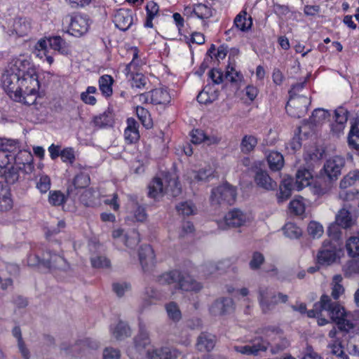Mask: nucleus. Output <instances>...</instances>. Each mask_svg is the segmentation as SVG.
<instances>
[{
	"instance_id": "obj_49",
	"label": "nucleus",
	"mask_w": 359,
	"mask_h": 359,
	"mask_svg": "<svg viewBox=\"0 0 359 359\" xmlns=\"http://www.w3.org/2000/svg\"><path fill=\"white\" fill-rule=\"evenodd\" d=\"M346 249L350 257L359 256V237L353 236L349 238L346 243Z\"/></svg>"
},
{
	"instance_id": "obj_26",
	"label": "nucleus",
	"mask_w": 359,
	"mask_h": 359,
	"mask_svg": "<svg viewBox=\"0 0 359 359\" xmlns=\"http://www.w3.org/2000/svg\"><path fill=\"white\" fill-rule=\"evenodd\" d=\"M165 182L167 183L165 189V193L169 194L172 197H177L181 194V185L177 177H172L169 173H165Z\"/></svg>"
},
{
	"instance_id": "obj_25",
	"label": "nucleus",
	"mask_w": 359,
	"mask_h": 359,
	"mask_svg": "<svg viewBox=\"0 0 359 359\" xmlns=\"http://www.w3.org/2000/svg\"><path fill=\"white\" fill-rule=\"evenodd\" d=\"M0 175L1 177H4L7 184H13L17 182L20 178V172L23 173L22 167H18L14 164H11L2 172Z\"/></svg>"
},
{
	"instance_id": "obj_6",
	"label": "nucleus",
	"mask_w": 359,
	"mask_h": 359,
	"mask_svg": "<svg viewBox=\"0 0 359 359\" xmlns=\"http://www.w3.org/2000/svg\"><path fill=\"white\" fill-rule=\"evenodd\" d=\"M336 244L330 240L323 241L316 255V262L321 266H329L336 262L339 257Z\"/></svg>"
},
{
	"instance_id": "obj_31",
	"label": "nucleus",
	"mask_w": 359,
	"mask_h": 359,
	"mask_svg": "<svg viewBox=\"0 0 359 359\" xmlns=\"http://www.w3.org/2000/svg\"><path fill=\"white\" fill-rule=\"evenodd\" d=\"M13 207V201L8 186L0 183V210L8 211Z\"/></svg>"
},
{
	"instance_id": "obj_38",
	"label": "nucleus",
	"mask_w": 359,
	"mask_h": 359,
	"mask_svg": "<svg viewBox=\"0 0 359 359\" xmlns=\"http://www.w3.org/2000/svg\"><path fill=\"white\" fill-rule=\"evenodd\" d=\"M99 88L102 95L105 97H110L112 95V85L114 79L111 76L104 74L99 79Z\"/></svg>"
},
{
	"instance_id": "obj_55",
	"label": "nucleus",
	"mask_w": 359,
	"mask_h": 359,
	"mask_svg": "<svg viewBox=\"0 0 359 359\" xmlns=\"http://www.w3.org/2000/svg\"><path fill=\"white\" fill-rule=\"evenodd\" d=\"M339 198L346 201H351L358 198L359 191L356 189H347V188L340 187Z\"/></svg>"
},
{
	"instance_id": "obj_18",
	"label": "nucleus",
	"mask_w": 359,
	"mask_h": 359,
	"mask_svg": "<svg viewBox=\"0 0 359 359\" xmlns=\"http://www.w3.org/2000/svg\"><path fill=\"white\" fill-rule=\"evenodd\" d=\"M233 310V301L229 297H222L215 300L210 308L212 316H223L230 313Z\"/></svg>"
},
{
	"instance_id": "obj_54",
	"label": "nucleus",
	"mask_w": 359,
	"mask_h": 359,
	"mask_svg": "<svg viewBox=\"0 0 359 359\" xmlns=\"http://www.w3.org/2000/svg\"><path fill=\"white\" fill-rule=\"evenodd\" d=\"M341 279L342 278L339 275L335 276L334 277V283L332 285L331 292V296L334 299L333 301H337L339 297L344 292V288L343 285L339 283Z\"/></svg>"
},
{
	"instance_id": "obj_57",
	"label": "nucleus",
	"mask_w": 359,
	"mask_h": 359,
	"mask_svg": "<svg viewBox=\"0 0 359 359\" xmlns=\"http://www.w3.org/2000/svg\"><path fill=\"white\" fill-rule=\"evenodd\" d=\"M307 231L313 238H319L323 233V227L318 222L312 221L308 225Z\"/></svg>"
},
{
	"instance_id": "obj_21",
	"label": "nucleus",
	"mask_w": 359,
	"mask_h": 359,
	"mask_svg": "<svg viewBox=\"0 0 359 359\" xmlns=\"http://www.w3.org/2000/svg\"><path fill=\"white\" fill-rule=\"evenodd\" d=\"M246 215L238 209L230 210L224 218L225 224L229 228H237L246 222Z\"/></svg>"
},
{
	"instance_id": "obj_5",
	"label": "nucleus",
	"mask_w": 359,
	"mask_h": 359,
	"mask_svg": "<svg viewBox=\"0 0 359 359\" xmlns=\"http://www.w3.org/2000/svg\"><path fill=\"white\" fill-rule=\"evenodd\" d=\"M10 65V70L21 74L22 83L29 82L27 77L32 78L34 76L38 79L35 69L31 65L29 60L24 55L13 58Z\"/></svg>"
},
{
	"instance_id": "obj_10",
	"label": "nucleus",
	"mask_w": 359,
	"mask_h": 359,
	"mask_svg": "<svg viewBox=\"0 0 359 359\" xmlns=\"http://www.w3.org/2000/svg\"><path fill=\"white\" fill-rule=\"evenodd\" d=\"M13 156V161H14L13 164L18 167H22L23 174L29 175L34 171V158L31 152L25 149H19Z\"/></svg>"
},
{
	"instance_id": "obj_63",
	"label": "nucleus",
	"mask_w": 359,
	"mask_h": 359,
	"mask_svg": "<svg viewBox=\"0 0 359 359\" xmlns=\"http://www.w3.org/2000/svg\"><path fill=\"white\" fill-rule=\"evenodd\" d=\"M60 157L64 163L72 164L75 161V152L73 148L67 147L60 151Z\"/></svg>"
},
{
	"instance_id": "obj_32",
	"label": "nucleus",
	"mask_w": 359,
	"mask_h": 359,
	"mask_svg": "<svg viewBox=\"0 0 359 359\" xmlns=\"http://www.w3.org/2000/svg\"><path fill=\"white\" fill-rule=\"evenodd\" d=\"M170 96L167 90L156 88L151 90V103L154 104H165L170 102Z\"/></svg>"
},
{
	"instance_id": "obj_53",
	"label": "nucleus",
	"mask_w": 359,
	"mask_h": 359,
	"mask_svg": "<svg viewBox=\"0 0 359 359\" xmlns=\"http://www.w3.org/2000/svg\"><path fill=\"white\" fill-rule=\"evenodd\" d=\"M289 209L291 213L295 215H302L305 212V204L303 202V198L294 199L290 201L289 204Z\"/></svg>"
},
{
	"instance_id": "obj_8",
	"label": "nucleus",
	"mask_w": 359,
	"mask_h": 359,
	"mask_svg": "<svg viewBox=\"0 0 359 359\" xmlns=\"http://www.w3.org/2000/svg\"><path fill=\"white\" fill-rule=\"evenodd\" d=\"M268 342L261 337H255L245 346H236V352L247 355H257L260 351H265L268 348Z\"/></svg>"
},
{
	"instance_id": "obj_64",
	"label": "nucleus",
	"mask_w": 359,
	"mask_h": 359,
	"mask_svg": "<svg viewBox=\"0 0 359 359\" xmlns=\"http://www.w3.org/2000/svg\"><path fill=\"white\" fill-rule=\"evenodd\" d=\"M348 346L355 355H359V330L351 337L348 341Z\"/></svg>"
},
{
	"instance_id": "obj_1",
	"label": "nucleus",
	"mask_w": 359,
	"mask_h": 359,
	"mask_svg": "<svg viewBox=\"0 0 359 359\" xmlns=\"http://www.w3.org/2000/svg\"><path fill=\"white\" fill-rule=\"evenodd\" d=\"M321 303L330 320L337 325L339 331L348 333L354 329L356 323L353 314L347 311L339 302L333 301L329 295L323 294Z\"/></svg>"
},
{
	"instance_id": "obj_13",
	"label": "nucleus",
	"mask_w": 359,
	"mask_h": 359,
	"mask_svg": "<svg viewBox=\"0 0 359 359\" xmlns=\"http://www.w3.org/2000/svg\"><path fill=\"white\" fill-rule=\"evenodd\" d=\"M258 293V300L263 313L269 312L278 304L276 294L271 292L268 287H260Z\"/></svg>"
},
{
	"instance_id": "obj_48",
	"label": "nucleus",
	"mask_w": 359,
	"mask_h": 359,
	"mask_svg": "<svg viewBox=\"0 0 359 359\" xmlns=\"http://www.w3.org/2000/svg\"><path fill=\"white\" fill-rule=\"evenodd\" d=\"M284 235L291 239L299 238L302 235V229L295 224L288 222L283 227Z\"/></svg>"
},
{
	"instance_id": "obj_51",
	"label": "nucleus",
	"mask_w": 359,
	"mask_h": 359,
	"mask_svg": "<svg viewBox=\"0 0 359 359\" xmlns=\"http://www.w3.org/2000/svg\"><path fill=\"white\" fill-rule=\"evenodd\" d=\"M90 176L88 173L80 172L73 180V187L75 189H84L90 184Z\"/></svg>"
},
{
	"instance_id": "obj_45",
	"label": "nucleus",
	"mask_w": 359,
	"mask_h": 359,
	"mask_svg": "<svg viewBox=\"0 0 359 359\" xmlns=\"http://www.w3.org/2000/svg\"><path fill=\"white\" fill-rule=\"evenodd\" d=\"M162 297V294L158 291L151 287H147L144 292L143 301L146 306H149L160 301Z\"/></svg>"
},
{
	"instance_id": "obj_20",
	"label": "nucleus",
	"mask_w": 359,
	"mask_h": 359,
	"mask_svg": "<svg viewBox=\"0 0 359 359\" xmlns=\"http://www.w3.org/2000/svg\"><path fill=\"white\" fill-rule=\"evenodd\" d=\"M254 179L258 187L266 191H273L278 187L276 182L269 176L267 171L262 169L256 171Z\"/></svg>"
},
{
	"instance_id": "obj_35",
	"label": "nucleus",
	"mask_w": 359,
	"mask_h": 359,
	"mask_svg": "<svg viewBox=\"0 0 359 359\" xmlns=\"http://www.w3.org/2000/svg\"><path fill=\"white\" fill-rule=\"evenodd\" d=\"M269 168L273 171L280 170L284 165V158L278 151H271L267 156Z\"/></svg>"
},
{
	"instance_id": "obj_3",
	"label": "nucleus",
	"mask_w": 359,
	"mask_h": 359,
	"mask_svg": "<svg viewBox=\"0 0 359 359\" xmlns=\"http://www.w3.org/2000/svg\"><path fill=\"white\" fill-rule=\"evenodd\" d=\"M236 196V188L226 182L212 189L210 200L212 205H231Z\"/></svg>"
},
{
	"instance_id": "obj_12",
	"label": "nucleus",
	"mask_w": 359,
	"mask_h": 359,
	"mask_svg": "<svg viewBox=\"0 0 359 359\" xmlns=\"http://www.w3.org/2000/svg\"><path fill=\"white\" fill-rule=\"evenodd\" d=\"M344 165L345 159L341 156H335L326 161L323 169L330 180H336L341 175Z\"/></svg>"
},
{
	"instance_id": "obj_60",
	"label": "nucleus",
	"mask_w": 359,
	"mask_h": 359,
	"mask_svg": "<svg viewBox=\"0 0 359 359\" xmlns=\"http://www.w3.org/2000/svg\"><path fill=\"white\" fill-rule=\"evenodd\" d=\"M348 111L344 107H339L334 110V122L346 124L348 117Z\"/></svg>"
},
{
	"instance_id": "obj_44",
	"label": "nucleus",
	"mask_w": 359,
	"mask_h": 359,
	"mask_svg": "<svg viewBox=\"0 0 359 359\" xmlns=\"http://www.w3.org/2000/svg\"><path fill=\"white\" fill-rule=\"evenodd\" d=\"M165 309L169 319L172 321L177 323L182 319V313L176 302H170L165 305Z\"/></svg>"
},
{
	"instance_id": "obj_41",
	"label": "nucleus",
	"mask_w": 359,
	"mask_h": 359,
	"mask_svg": "<svg viewBox=\"0 0 359 359\" xmlns=\"http://www.w3.org/2000/svg\"><path fill=\"white\" fill-rule=\"evenodd\" d=\"M131 65L132 62L129 63L126 67V71L130 75L131 79L132 88H142L144 87L147 83V77L141 73H130Z\"/></svg>"
},
{
	"instance_id": "obj_33",
	"label": "nucleus",
	"mask_w": 359,
	"mask_h": 359,
	"mask_svg": "<svg viewBox=\"0 0 359 359\" xmlns=\"http://www.w3.org/2000/svg\"><path fill=\"white\" fill-rule=\"evenodd\" d=\"M348 144L351 148L359 150V118L351 124L348 135Z\"/></svg>"
},
{
	"instance_id": "obj_2",
	"label": "nucleus",
	"mask_w": 359,
	"mask_h": 359,
	"mask_svg": "<svg viewBox=\"0 0 359 359\" xmlns=\"http://www.w3.org/2000/svg\"><path fill=\"white\" fill-rule=\"evenodd\" d=\"M157 282L161 285L176 284L177 287L183 291L198 292L201 290L202 285L191 276L182 273L177 270L170 271L165 273L157 278Z\"/></svg>"
},
{
	"instance_id": "obj_19",
	"label": "nucleus",
	"mask_w": 359,
	"mask_h": 359,
	"mask_svg": "<svg viewBox=\"0 0 359 359\" xmlns=\"http://www.w3.org/2000/svg\"><path fill=\"white\" fill-rule=\"evenodd\" d=\"M48 258L43 259V266L50 270H60L67 271L69 269V265L67 260L57 254L48 252Z\"/></svg>"
},
{
	"instance_id": "obj_59",
	"label": "nucleus",
	"mask_w": 359,
	"mask_h": 359,
	"mask_svg": "<svg viewBox=\"0 0 359 359\" xmlns=\"http://www.w3.org/2000/svg\"><path fill=\"white\" fill-rule=\"evenodd\" d=\"M243 76L241 72L235 70L233 66L229 65L226 67L225 78L231 83H236L241 80Z\"/></svg>"
},
{
	"instance_id": "obj_4",
	"label": "nucleus",
	"mask_w": 359,
	"mask_h": 359,
	"mask_svg": "<svg viewBox=\"0 0 359 359\" xmlns=\"http://www.w3.org/2000/svg\"><path fill=\"white\" fill-rule=\"evenodd\" d=\"M2 86L4 90L10 94L15 100H21L22 90L25 83L22 82L21 74L7 69L2 75Z\"/></svg>"
},
{
	"instance_id": "obj_29",
	"label": "nucleus",
	"mask_w": 359,
	"mask_h": 359,
	"mask_svg": "<svg viewBox=\"0 0 359 359\" xmlns=\"http://www.w3.org/2000/svg\"><path fill=\"white\" fill-rule=\"evenodd\" d=\"M233 24L238 29L242 32H246L251 28L252 20L246 11H242L235 18Z\"/></svg>"
},
{
	"instance_id": "obj_52",
	"label": "nucleus",
	"mask_w": 359,
	"mask_h": 359,
	"mask_svg": "<svg viewBox=\"0 0 359 359\" xmlns=\"http://www.w3.org/2000/svg\"><path fill=\"white\" fill-rule=\"evenodd\" d=\"M342 229H344L341 227V226L334 221L328 226L327 233L330 238L334 241H339L342 237Z\"/></svg>"
},
{
	"instance_id": "obj_50",
	"label": "nucleus",
	"mask_w": 359,
	"mask_h": 359,
	"mask_svg": "<svg viewBox=\"0 0 359 359\" xmlns=\"http://www.w3.org/2000/svg\"><path fill=\"white\" fill-rule=\"evenodd\" d=\"M356 182H359V169L350 171L344 178L340 181L339 187L343 188H348Z\"/></svg>"
},
{
	"instance_id": "obj_43",
	"label": "nucleus",
	"mask_w": 359,
	"mask_h": 359,
	"mask_svg": "<svg viewBox=\"0 0 359 359\" xmlns=\"http://www.w3.org/2000/svg\"><path fill=\"white\" fill-rule=\"evenodd\" d=\"M257 142V139L254 135H246L243 136L240 146L241 151L245 154L250 153L255 149Z\"/></svg>"
},
{
	"instance_id": "obj_46",
	"label": "nucleus",
	"mask_w": 359,
	"mask_h": 359,
	"mask_svg": "<svg viewBox=\"0 0 359 359\" xmlns=\"http://www.w3.org/2000/svg\"><path fill=\"white\" fill-rule=\"evenodd\" d=\"M136 114L142 126L147 129L153 127V121L149 111L142 107H137Z\"/></svg>"
},
{
	"instance_id": "obj_56",
	"label": "nucleus",
	"mask_w": 359,
	"mask_h": 359,
	"mask_svg": "<svg viewBox=\"0 0 359 359\" xmlns=\"http://www.w3.org/2000/svg\"><path fill=\"white\" fill-rule=\"evenodd\" d=\"M48 201L54 206H59L65 202V197L60 191H51L49 193Z\"/></svg>"
},
{
	"instance_id": "obj_37",
	"label": "nucleus",
	"mask_w": 359,
	"mask_h": 359,
	"mask_svg": "<svg viewBox=\"0 0 359 359\" xmlns=\"http://www.w3.org/2000/svg\"><path fill=\"white\" fill-rule=\"evenodd\" d=\"M20 142L15 140L0 139V150L7 154L15 155L20 149Z\"/></svg>"
},
{
	"instance_id": "obj_36",
	"label": "nucleus",
	"mask_w": 359,
	"mask_h": 359,
	"mask_svg": "<svg viewBox=\"0 0 359 359\" xmlns=\"http://www.w3.org/2000/svg\"><path fill=\"white\" fill-rule=\"evenodd\" d=\"M191 142L198 144L203 142H207L208 144H217L219 139L216 137H210L201 130H194L191 133Z\"/></svg>"
},
{
	"instance_id": "obj_28",
	"label": "nucleus",
	"mask_w": 359,
	"mask_h": 359,
	"mask_svg": "<svg viewBox=\"0 0 359 359\" xmlns=\"http://www.w3.org/2000/svg\"><path fill=\"white\" fill-rule=\"evenodd\" d=\"M150 344L149 333L142 325H140L139 332L134 337L135 349L141 352Z\"/></svg>"
},
{
	"instance_id": "obj_62",
	"label": "nucleus",
	"mask_w": 359,
	"mask_h": 359,
	"mask_svg": "<svg viewBox=\"0 0 359 359\" xmlns=\"http://www.w3.org/2000/svg\"><path fill=\"white\" fill-rule=\"evenodd\" d=\"M51 185L50 178L48 175H41L36 183V188L43 194L46 193Z\"/></svg>"
},
{
	"instance_id": "obj_15",
	"label": "nucleus",
	"mask_w": 359,
	"mask_h": 359,
	"mask_svg": "<svg viewBox=\"0 0 359 359\" xmlns=\"http://www.w3.org/2000/svg\"><path fill=\"white\" fill-rule=\"evenodd\" d=\"M113 22L118 29L126 31L134 22V14L130 9H118L114 14Z\"/></svg>"
},
{
	"instance_id": "obj_40",
	"label": "nucleus",
	"mask_w": 359,
	"mask_h": 359,
	"mask_svg": "<svg viewBox=\"0 0 359 359\" xmlns=\"http://www.w3.org/2000/svg\"><path fill=\"white\" fill-rule=\"evenodd\" d=\"M46 41L52 49L62 54H67L69 51L66 41L59 36L50 37Z\"/></svg>"
},
{
	"instance_id": "obj_34",
	"label": "nucleus",
	"mask_w": 359,
	"mask_h": 359,
	"mask_svg": "<svg viewBox=\"0 0 359 359\" xmlns=\"http://www.w3.org/2000/svg\"><path fill=\"white\" fill-rule=\"evenodd\" d=\"M335 222L339 224L344 229L351 228L354 224L351 213L344 208L341 209L336 215Z\"/></svg>"
},
{
	"instance_id": "obj_23",
	"label": "nucleus",
	"mask_w": 359,
	"mask_h": 359,
	"mask_svg": "<svg viewBox=\"0 0 359 359\" xmlns=\"http://www.w3.org/2000/svg\"><path fill=\"white\" fill-rule=\"evenodd\" d=\"M216 344V337L209 332H201L197 338L196 348L201 352L211 351Z\"/></svg>"
},
{
	"instance_id": "obj_30",
	"label": "nucleus",
	"mask_w": 359,
	"mask_h": 359,
	"mask_svg": "<svg viewBox=\"0 0 359 359\" xmlns=\"http://www.w3.org/2000/svg\"><path fill=\"white\" fill-rule=\"evenodd\" d=\"M149 196L153 198H158L163 196L165 187H164L162 180L159 177H154L149 184Z\"/></svg>"
},
{
	"instance_id": "obj_47",
	"label": "nucleus",
	"mask_w": 359,
	"mask_h": 359,
	"mask_svg": "<svg viewBox=\"0 0 359 359\" xmlns=\"http://www.w3.org/2000/svg\"><path fill=\"white\" fill-rule=\"evenodd\" d=\"M194 14L201 20L208 19L212 16V9L203 4H198L194 6Z\"/></svg>"
},
{
	"instance_id": "obj_11",
	"label": "nucleus",
	"mask_w": 359,
	"mask_h": 359,
	"mask_svg": "<svg viewBox=\"0 0 359 359\" xmlns=\"http://www.w3.org/2000/svg\"><path fill=\"white\" fill-rule=\"evenodd\" d=\"M30 86H25L22 90L21 100L16 101L21 102L26 105H32L36 102L39 82L36 77H27Z\"/></svg>"
},
{
	"instance_id": "obj_39",
	"label": "nucleus",
	"mask_w": 359,
	"mask_h": 359,
	"mask_svg": "<svg viewBox=\"0 0 359 359\" xmlns=\"http://www.w3.org/2000/svg\"><path fill=\"white\" fill-rule=\"evenodd\" d=\"M331 188L330 182H327L325 180L320 179L315 181L311 189L314 195L320 197L327 194Z\"/></svg>"
},
{
	"instance_id": "obj_14",
	"label": "nucleus",
	"mask_w": 359,
	"mask_h": 359,
	"mask_svg": "<svg viewBox=\"0 0 359 359\" xmlns=\"http://www.w3.org/2000/svg\"><path fill=\"white\" fill-rule=\"evenodd\" d=\"M215 170L210 168H204L198 170H189L185 175V179L190 184L194 182H208L215 178Z\"/></svg>"
},
{
	"instance_id": "obj_7",
	"label": "nucleus",
	"mask_w": 359,
	"mask_h": 359,
	"mask_svg": "<svg viewBox=\"0 0 359 359\" xmlns=\"http://www.w3.org/2000/svg\"><path fill=\"white\" fill-rule=\"evenodd\" d=\"M309 102V98L306 96L290 98L285 109L290 116L299 118L306 114Z\"/></svg>"
},
{
	"instance_id": "obj_16",
	"label": "nucleus",
	"mask_w": 359,
	"mask_h": 359,
	"mask_svg": "<svg viewBox=\"0 0 359 359\" xmlns=\"http://www.w3.org/2000/svg\"><path fill=\"white\" fill-rule=\"evenodd\" d=\"M89 29L88 19L81 15L71 16L68 32L74 36H81Z\"/></svg>"
},
{
	"instance_id": "obj_58",
	"label": "nucleus",
	"mask_w": 359,
	"mask_h": 359,
	"mask_svg": "<svg viewBox=\"0 0 359 359\" xmlns=\"http://www.w3.org/2000/svg\"><path fill=\"white\" fill-rule=\"evenodd\" d=\"M217 98V94L210 95L205 89L201 90L197 96V101L201 104H208L213 102Z\"/></svg>"
},
{
	"instance_id": "obj_61",
	"label": "nucleus",
	"mask_w": 359,
	"mask_h": 359,
	"mask_svg": "<svg viewBox=\"0 0 359 359\" xmlns=\"http://www.w3.org/2000/svg\"><path fill=\"white\" fill-rule=\"evenodd\" d=\"M330 116L328 111L323 109H315L311 117V121L315 124H318Z\"/></svg>"
},
{
	"instance_id": "obj_24",
	"label": "nucleus",
	"mask_w": 359,
	"mask_h": 359,
	"mask_svg": "<svg viewBox=\"0 0 359 359\" xmlns=\"http://www.w3.org/2000/svg\"><path fill=\"white\" fill-rule=\"evenodd\" d=\"M148 359H177L179 352L170 347L153 349L147 352Z\"/></svg>"
},
{
	"instance_id": "obj_27",
	"label": "nucleus",
	"mask_w": 359,
	"mask_h": 359,
	"mask_svg": "<svg viewBox=\"0 0 359 359\" xmlns=\"http://www.w3.org/2000/svg\"><path fill=\"white\" fill-rule=\"evenodd\" d=\"M114 120L113 109L108 107L102 114L93 118V124L95 127L102 128L111 126Z\"/></svg>"
},
{
	"instance_id": "obj_22",
	"label": "nucleus",
	"mask_w": 359,
	"mask_h": 359,
	"mask_svg": "<svg viewBox=\"0 0 359 359\" xmlns=\"http://www.w3.org/2000/svg\"><path fill=\"white\" fill-rule=\"evenodd\" d=\"M313 180V170L306 168H300L296 173L294 188L301 191L304 187L310 186Z\"/></svg>"
},
{
	"instance_id": "obj_17",
	"label": "nucleus",
	"mask_w": 359,
	"mask_h": 359,
	"mask_svg": "<svg viewBox=\"0 0 359 359\" xmlns=\"http://www.w3.org/2000/svg\"><path fill=\"white\" fill-rule=\"evenodd\" d=\"M139 259L144 272H150L155 266V255L149 245H142L139 250Z\"/></svg>"
},
{
	"instance_id": "obj_42",
	"label": "nucleus",
	"mask_w": 359,
	"mask_h": 359,
	"mask_svg": "<svg viewBox=\"0 0 359 359\" xmlns=\"http://www.w3.org/2000/svg\"><path fill=\"white\" fill-rule=\"evenodd\" d=\"M111 333L117 340H122L131 334L130 328L123 321L118 322L116 326L111 329Z\"/></svg>"
},
{
	"instance_id": "obj_9",
	"label": "nucleus",
	"mask_w": 359,
	"mask_h": 359,
	"mask_svg": "<svg viewBox=\"0 0 359 359\" xmlns=\"http://www.w3.org/2000/svg\"><path fill=\"white\" fill-rule=\"evenodd\" d=\"M32 28V21L30 18L26 17H18L13 19L11 23L8 25V32L10 35H14L19 37L27 36Z\"/></svg>"
}]
</instances>
